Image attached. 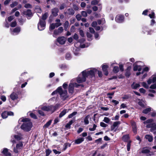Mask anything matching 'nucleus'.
<instances>
[{
	"instance_id": "1",
	"label": "nucleus",
	"mask_w": 156,
	"mask_h": 156,
	"mask_svg": "<svg viewBox=\"0 0 156 156\" xmlns=\"http://www.w3.org/2000/svg\"><path fill=\"white\" fill-rule=\"evenodd\" d=\"M97 70L95 68H93L90 70H85L83 71L82 74H80L76 79L77 82L78 83H81L85 81L87 77L90 76L91 77L94 76L95 73Z\"/></svg>"
},
{
	"instance_id": "2",
	"label": "nucleus",
	"mask_w": 156,
	"mask_h": 156,
	"mask_svg": "<svg viewBox=\"0 0 156 156\" xmlns=\"http://www.w3.org/2000/svg\"><path fill=\"white\" fill-rule=\"evenodd\" d=\"M24 122L21 126V128L24 131L28 132L30 130L32 127V124L30 119L28 118H21L19 119L18 122Z\"/></svg>"
},
{
	"instance_id": "3",
	"label": "nucleus",
	"mask_w": 156,
	"mask_h": 156,
	"mask_svg": "<svg viewBox=\"0 0 156 156\" xmlns=\"http://www.w3.org/2000/svg\"><path fill=\"white\" fill-rule=\"evenodd\" d=\"M57 90L62 100L64 101L69 98V96L68 95L67 90H63L61 87H59L57 88Z\"/></svg>"
},
{
	"instance_id": "4",
	"label": "nucleus",
	"mask_w": 156,
	"mask_h": 156,
	"mask_svg": "<svg viewBox=\"0 0 156 156\" xmlns=\"http://www.w3.org/2000/svg\"><path fill=\"white\" fill-rule=\"evenodd\" d=\"M73 80L71 81V83H69L68 88L69 92V94H72L74 91V87L77 88L79 87H83L84 85L82 84H78L76 83L73 82Z\"/></svg>"
},
{
	"instance_id": "5",
	"label": "nucleus",
	"mask_w": 156,
	"mask_h": 156,
	"mask_svg": "<svg viewBox=\"0 0 156 156\" xmlns=\"http://www.w3.org/2000/svg\"><path fill=\"white\" fill-rule=\"evenodd\" d=\"M58 105H56L55 106L52 105L44 106L41 107V110L47 112H51V113L54 112L57 109Z\"/></svg>"
},
{
	"instance_id": "6",
	"label": "nucleus",
	"mask_w": 156,
	"mask_h": 156,
	"mask_svg": "<svg viewBox=\"0 0 156 156\" xmlns=\"http://www.w3.org/2000/svg\"><path fill=\"white\" fill-rule=\"evenodd\" d=\"M153 121L152 119H148L144 122V123H148L146 127L147 128H151V131L152 132H154V130H156V124L155 123H151Z\"/></svg>"
},
{
	"instance_id": "7",
	"label": "nucleus",
	"mask_w": 156,
	"mask_h": 156,
	"mask_svg": "<svg viewBox=\"0 0 156 156\" xmlns=\"http://www.w3.org/2000/svg\"><path fill=\"white\" fill-rule=\"evenodd\" d=\"M45 21L42 20L41 19H40L37 25L38 29L40 31L42 30L45 28Z\"/></svg>"
},
{
	"instance_id": "8",
	"label": "nucleus",
	"mask_w": 156,
	"mask_h": 156,
	"mask_svg": "<svg viewBox=\"0 0 156 156\" xmlns=\"http://www.w3.org/2000/svg\"><path fill=\"white\" fill-rule=\"evenodd\" d=\"M115 21L119 23H122L124 22V16L121 14H118L115 17Z\"/></svg>"
},
{
	"instance_id": "9",
	"label": "nucleus",
	"mask_w": 156,
	"mask_h": 156,
	"mask_svg": "<svg viewBox=\"0 0 156 156\" xmlns=\"http://www.w3.org/2000/svg\"><path fill=\"white\" fill-rule=\"evenodd\" d=\"M23 146V144L21 142H20L19 143L16 144V147H14L13 151L16 153H18L21 149Z\"/></svg>"
},
{
	"instance_id": "10",
	"label": "nucleus",
	"mask_w": 156,
	"mask_h": 156,
	"mask_svg": "<svg viewBox=\"0 0 156 156\" xmlns=\"http://www.w3.org/2000/svg\"><path fill=\"white\" fill-rule=\"evenodd\" d=\"M120 123L121 122L119 121L114 122L111 126V130L115 132Z\"/></svg>"
},
{
	"instance_id": "11",
	"label": "nucleus",
	"mask_w": 156,
	"mask_h": 156,
	"mask_svg": "<svg viewBox=\"0 0 156 156\" xmlns=\"http://www.w3.org/2000/svg\"><path fill=\"white\" fill-rule=\"evenodd\" d=\"M142 30V32L143 34H147L148 35H151L153 32L152 30L149 29L146 26L143 27Z\"/></svg>"
},
{
	"instance_id": "12",
	"label": "nucleus",
	"mask_w": 156,
	"mask_h": 156,
	"mask_svg": "<svg viewBox=\"0 0 156 156\" xmlns=\"http://www.w3.org/2000/svg\"><path fill=\"white\" fill-rule=\"evenodd\" d=\"M141 153L143 154H147V156H151L153 155V153L146 147H144L141 151Z\"/></svg>"
},
{
	"instance_id": "13",
	"label": "nucleus",
	"mask_w": 156,
	"mask_h": 156,
	"mask_svg": "<svg viewBox=\"0 0 156 156\" xmlns=\"http://www.w3.org/2000/svg\"><path fill=\"white\" fill-rule=\"evenodd\" d=\"M19 92L18 91L13 92L10 95V98L13 101L17 100L18 98Z\"/></svg>"
},
{
	"instance_id": "14",
	"label": "nucleus",
	"mask_w": 156,
	"mask_h": 156,
	"mask_svg": "<svg viewBox=\"0 0 156 156\" xmlns=\"http://www.w3.org/2000/svg\"><path fill=\"white\" fill-rule=\"evenodd\" d=\"M23 14L27 16V19H30V18L33 16V14L31 12V10L30 9H27L26 11H23Z\"/></svg>"
},
{
	"instance_id": "15",
	"label": "nucleus",
	"mask_w": 156,
	"mask_h": 156,
	"mask_svg": "<svg viewBox=\"0 0 156 156\" xmlns=\"http://www.w3.org/2000/svg\"><path fill=\"white\" fill-rule=\"evenodd\" d=\"M11 33L12 34L15 35L18 34L20 31V27H17L12 30L11 29Z\"/></svg>"
},
{
	"instance_id": "16",
	"label": "nucleus",
	"mask_w": 156,
	"mask_h": 156,
	"mask_svg": "<svg viewBox=\"0 0 156 156\" xmlns=\"http://www.w3.org/2000/svg\"><path fill=\"white\" fill-rule=\"evenodd\" d=\"M138 62H141L140 61H138L136 62L133 65V70L134 71H136L138 70V71H140L142 69V67L140 65H136V64Z\"/></svg>"
},
{
	"instance_id": "17",
	"label": "nucleus",
	"mask_w": 156,
	"mask_h": 156,
	"mask_svg": "<svg viewBox=\"0 0 156 156\" xmlns=\"http://www.w3.org/2000/svg\"><path fill=\"white\" fill-rule=\"evenodd\" d=\"M57 40L58 42L60 44H63L66 42V39L64 37H58Z\"/></svg>"
},
{
	"instance_id": "18",
	"label": "nucleus",
	"mask_w": 156,
	"mask_h": 156,
	"mask_svg": "<svg viewBox=\"0 0 156 156\" xmlns=\"http://www.w3.org/2000/svg\"><path fill=\"white\" fill-rule=\"evenodd\" d=\"M59 12V9L58 8H54L51 9V13L54 16L56 17L58 15V13Z\"/></svg>"
},
{
	"instance_id": "19",
	"label": "nucleus",
	"mask_w": 156,
	"mask_h": 156,
	"mask_svg": "<svg viewBox=\"0 0 156 156\" xmlns=\"http://www.w3.org/2000/svg\"><path fill=\"white\" fill-rule=\"evenodd\" d=\"M108 66L107 65H103L102 66V68L103 71L104 72V74L106 76H107L108 74Z\"/></svg>"
},
{
	"instance_id": "20",
	"label": "nucleus",
	"mask_w": 156,
	"mask_h": 156,
	"mask_svg": "<svg viewBox=\"0 0 156 156\" xmlns=\"http://www.w3.org/2000/svg\"><path fill=\"white\" fill-rule=\"evenodd\" d=\"M140 87V83H136L134 82H133L131 85V88L133 89H136Z\"/></svg>"
},
{
	"instance_id": "21",
	"label": "nucleus",
	"mask_w": 156,
	"mask_h": 156,
	"mask_svg": "<svg viewBox=\"0 0 156 156\" xmlns=\"http://www.w3.org/2000/svg\"><path fill=\"white\" fill-rule=\"evenodd\" d=\"M2 152L5 156H11V154L8 152V150L6 148H4Z\"/></svg>"
},
{
	"instance_id": "22",
	"label": "nucleus",
	"mask_w": 156,
	"mask_h": 156,
	"mask_svg": "<svg viewBox=\"0 0 156 156\" xmlns=\"http://www.w3.org/2000/svg\"><path fill=\"white\" fill-rule=\"evenodd\" d=\"M90 118V115H87L84 118V124L86 125H87L89 124V119Z\"/></svg>"
},
{
	"instance_id": "23",
	"label": "nucleus",
	"mask_w": 156,
	"mask_h": 156,
	"mask_svg": "<svg viewBox=\"0 0 156 156\" xmlns=\"http://www.w3.org/2000/svg\"><path fill=\"white\" fill-rule=\"evenodd\" d=\"M84 140L83 138H78L75 140V143L76 144H79L83 142Z\"/></svg>"
},
{
	"instance_id": "24",
	"label": "nucleus",
	"mask_w": 156,
	"mask_h": 156,
	"mask_svg": "<svg viewBox=\"0 0 156 156\" xmlns=\"http://www.w3.org/2000/svg\"><path fill=\"white\" fill-rule=\"evenodd\" d=\"M122 139L123 140L127 142H129V141H131L129 140V136L128 135H126L123 136L122 137Z\"/></svg>"
},
{
	"instance_id": "25",
	"label": "nucleus",
	"mask_w": 156,
	"mask_h": 156,
	"mask_svg": "<svg viewBox=\"0 0 156 156\" xmlns=\"http://www.w3.org/2000/svg\"><path fill=\"white\" fill-rule=\"evenodd\" d=\"M146 139L148 140V141L151 142L153 140V137L152 136L150 135H146L145 137Z\"/></svg>"
},
{
	"instance_id": "26",
	"label": "nucleus",
	"mask_w": 156,
	"mask_h": 156,
	"mask_svg": "<svg viewBox=\"0 0 156 156\" xmlns=\"http://www.w3.org/2000/svg\"><path fill=\"white\" fill-rule=\"evenodd\" d=\"M7 111H4L1 114V116L3 119H5L8 116Z\"/></svg>"
},
{
	"instance_id": "27",
	"label": "nucleus",
	"mask_w": 156,
	"mask_h": 156,
	"mask_svg": "<svg viewBox=\"0 0 156 156\" xmlns=\"http://www.w3.org/2000/svg\"><path fill=\"white\" fill-rule=\"evenodd\" d=\"M152 108L151 107H149L147 108H146L144 109L143 111L142 112L144 114H147L149 112H150V111H151L152 110Z\"/></svg>"
},
{
	"instance_id": "28",
	"label": "nucleus",
	"mask_w": 156,
	"mask_h": 156,
	"mask_svg": "<svg viewBox=\"0 0 156 156\" xmlns=\"http://www.w3.org/2000/svg\"><path fill=\"white\" fill-rule=\"evenodd\" d=\"M68 112L66 109H64L59 114V118H61L64 115Z\"/></svg>"
},
{
	"instance_id": "29",
	"label": "nucleus",
	"mask_w": 156,
	"mask_h": 156,
	"mask_svg": "<svg viewBox=\"0 0 156 156\" xmlns=\"http://www.w3.org/2000/svg\"><path fill=\"white\" fill-rule=\"evenodd\" d=\"M68 14L69 15H73L74 14V11L72 8L68 9H67Z\"/></svg>"
},
{
	"instance_id": "30",
	"label": "nucleus",
	"mask_w": 156,
	"mask_h": 156,
	"mask_svg": "<svg viewBox=\"0 0 156 156\" xmlns=\"http://www.w3.org/2000/svg\"><path fill=\"white\" fill-rule=\"evenodd\" d=\"M55 21L56 23H55L56 25V27H58L62 25V23L60 22V20L59 19H56L55 20Z\"/></svg>"
},
{
	"instance_id": "31",
	"label": "nucleus",
	"mask_w": 156,
	"mask_h": 156,
	"mask_svg": "<svg viewBox=\"0 0 156 156\" xmlns=\"http://www.w3.org/2000/svg\"><path fill=\"white\" fill-rule=\"evenodd\" d=\"M69 26V23L68 21H66L64 24V27L65 30L67 31Z\"/></svg>"
},
{
	"instance_id": "32",
	"label": "nucleus",
	"mask_w": 156,
	"mask_h": 156,
	"mask_svg": "<svg viewBox=\"0 0 156 156\" xmlns=\"http://www.w3.org/2000/svg\"><path fill=\"white\" fill-rule=\"evenodd\" d=\"M35 11L36 12L41 13L42 12V10L39 6H37L35 7Z\"/></svg>"
},
{
	"instance_id": "33",
	"label": "nucleus",
	"mask_w": 156,
	"mask_h": 156,
	"mask_svg": "<svg viewBox=\"0 0 156 156\" xmlns=\"http://www.w3.org/2000/svg\"><path fill=\"white\" fill-rule=\"evenodd\" d=\"M72 58V56L69 53H67L65 55V58L67 60H69Z\"/></svg>"
},
{
	"instance_id": "34",
	"label": "nucleus",
	"mask_w": 156,
	"mask_h": 156,
	"mask_svg": "<svg viewBox=\"0 0 156 156\" xmlns=\"http://www.w3.org/2000/svg\"><path fill=\"white\" fill-rule=\"evenodd\" d=\"M132 126L133 131L134 133L136 134L137 133L136 126L134 122Z\"/></svg>"
},
{
	"instance_id": "35",
	"label": "nucleus",
	"mask_w": 156,
	"mask_h": 156,
	"mask_svg": "<svg viewBox=\"0 0 156 156\" xmlns=\"http://www.w3.org/2000/svg\"><path fill=\"white\" fill-rule=\"evenodd\" d=\"M52 122L51 120H49L48 122H47L43 126V127L44 128H48L49 126L51 124Z\"/></svg>"
},
{
	"instance_id": "36",
	"label": "nucleus",
	"mask_w": 156,
	"mask_h": 156,
	"mask_svg": "<svg viewBox=\"0 0 156 156\" xmlns=\"http://www.w3.org/2000/svg\"><path fill=\"white\" fill-rule=\"evenodd\" d=\"M56 25L55 23H51L49 29L50 30H54L55 27H56Z\"/></svg>"
},
{
	"instance_id": "37",
	"label": "nucleus",
	"mask_w": 156,
	"mask_h": 156,
	"mask_svg": "<svg viewBox=\"0 0 156 156\" xmlns=\"http://www.w3.org/2000/svg\"><path fill=\"white\" fill-rule=\"evenodd\" d=\"M48 16V14L46 12L42 15V18H40V19H41L42 20L45 21L47 18Z\"/></svg>"
},
{
	"instance_id": "38",
	"label": "nucleus",
	"mask_w": 156,
	"mask_h": 156,
	"mask_svg": "<svg viewBox=\"0 0 156 156\" xmlns=\"http://www.w3.org/2000/svg\"><path fill=\"white\" fill-rule=\"evenodd\" d=\"M119 68L117 66H115L114 67L113 71L115 73H117L119 71Z\"/></svg>"
},
{
	"instance_id": "39",
	"label": "nucleus",
	"mask_w": 156,
	"mask_h": 156,
	"mask_svg": "<svg viewBox=\"0 0 156 156\" xmlns=\"http://www.w3.org/2000/svg\"><path fill=\"white\" fill-rule=\"evenodd\" d=\"M87 36L88 38V40L89 41H91L92 40V35L89 33H87Z\"/></svg>"
},
{
	"instance_id": "40",
	"label": "nucleus",
	"mask_w": 156,
	"mask_h": 156,
	"mask_svg": "<svg viewBox=\"0 0 156 156\" xmlns=\"http://www.w3.org/2000/svg\"><path fill=\"white\" fill-rule=\"evenodd\" d=\"M12 137V138H14L17 140H20L21 139V137L18 135H14Z\"/></svg>"
},
{
	"instance_id": "41",
	"label": "nucleus",
	"mask_w": 156,
	"mask_h": 156,
	"mask_svg": "<svg viewBox=\"0 0 156 156\" xmlns=\"http://www.w3.org/2000/svg\"><path fill=\"white\" fill-rule=\"evenodd\" d=\"M77 114V112H74L71 114H70L68 116L69 118H71L73 116L76 115Z\"/></svg>"
},
{
	"instance_id": "42",
	"label": "nucleus",
	"mask_w": 156,
	"mask_h": 156,
	"mask_svg": "<svg viewBox=\"0 0 156 156\" xmlns=\"http://www.w3.org/2000/svg\"><path fill=\"white\" fill-rule=\"evenodd\" d=\"M59 33H60L58 30H55L54 31L53 34V36L54 37H55Z\"/></svg>"
},
{
	"instance_id": "43",
	"label": "nucleus",
	"mask_w": 156,
	"mask_h": 156,
	"mask_svg": "<svg viewBox=\"0 0 156 156\" xmlns=\"http://www.w3.org/2000/svg\"><path fill=\"white\" fill-rule=\"evenodd\" d=\"M131 142V141H129V142H127V149L128 151H130Z\"/></svg>"
},
{
	"instance_id": "44",
	"label": "nucleus",
	"mask_w": 156,
	"mask_h": 156,
	"mask_svg": "<svg viewBox=\"0 0 156 156\" xmlns=\"http://www.w3.org/2000/svg\"><path fill=\"white\" fill-rule=\"evenodd\" d=\"M59 67L62 69H65L67 68V66L65 64H61L59 66Z\"/></svg>"
},
{
	"instance_id": "45",
	"label": "nucleus",
	"mask_w": 156,
	"mask_h": 156,
	"mask_svg": "<svg viewBox=\"0 0 156 156\" xmlns=\"http://www.w3.org/2000/svg\"><path fill=\"white\" fill-rule=\"evenodd\" d=\"M18 2H17L15 1L13 2L12 4H10V6L11 8H13L15 6H16L18 5Z\"/></svg>"
},
{
	"instance_id": "46",
	"label": "nucleus",
	"mask_w": 156,
	"mask_h": 156,
	"mask_svg": "<svg viewBox=\"0 0 156 156\" xmlns=\"http://www.w3.org/2000/svg\"><path fill=\"white\" fill-rule=\"evenodd\" d=\"M103 121L106 123H108L110 121V119L107 117H105L103 120Z\"/></svg>"
},
{
	"instance_id": "47",
	"label": "nucleus",
	"mask_w": 156,
	"mask_h": 156,
	"mask_svg": "<svg viewBox=\"0 0 156 156\" xmlns=\"http://www.w3.org/2000/svg\"><path fill=\"white\" fill-rule=\"evenodd\" d=\"M89 44H88V43L86 44H80V47L82 48L87 47L89 46Z\"/></svg>"
},
{
	"instance_id": "48",
	"label": "nucleus",
	"mask_w": 156,
	"mask_h": 156,
	"mask_svg": "<svg viewBox=\"0 0 156 156\" xmlns=\"http://www.w3.org/2000/svg\"><path fill=\"white\" fill-rule=\"evenodd\" d=\"M142 86L146 88H148L149 86L147 85V83L145 82H143L141 83Z\"/></svg>"
},
{
	"instance_id": "49",
	"label": "nucleus",
	"mask_w": 156,
	"mask_h": 156,
	"mask_svg": "<svg viewBox=\"0 0 156 156\" xmlns=\"http://www.w3.org/2000/svg\"><path fill=\"white\" fill-rule=\"evenodd\" d=\"M81 14L82 16L84 17H87V12L83 11L81 12Z\"/></svg>"
},
{
	"instance_id": "50",
	"label": "nucleus",
	"mask_w": 156,
	"mask_h": 156,
	"mask_svg": "<svg viewBox=\"0 0 156 156\" xmlns=\"http://www.w3.org/2000/svg\"><path fill=\"white\" fill-rule=\"evenodd\" d=\"M46 156H48L51 152V151L49 149L46 150Z\"/></svg>"
},
{
	"instance_id": "51",
	"label": "nucleus",
	"mask_w": 156,
	"mask_h": 156,
	"mask_svg": "<svg viewBox=\"0 0 156 156\" xmlns=\"http://www.w3.org/2000/svg\"><path fill=\"white\" fill-rule=\"evenodd\" d=\"M96 127L97 126L95 124H94L93 125V127L92 128H89V130L90 131H94L95 130Z\"/></svg>"
},
{
	"instance_id": "52",
	"label": "nucleus",
	"mask_w": 156,
	"mask_h": 156,
	"mask_svg": "<svg viewBox=\"0 0 156 156\" xmlns=\"http://www.w3.org/2000/svg\"><path fill=\"white\" fill-rule=\"evenodd\" d=\"M30 115L31 117L33 119H36L37 118V116L34 113H30Z\"/></svg>"
},
{
	"instance_id": "53",
	"label": "nucleus",
	"mask_w": 156,
	"mask_h": 156,
	"mask_svg": "<svg viewBox=\"0 0 156 156\" xmlns=\"http://www.w3.org/2000/svg\"><path fill=\"white\" fill-rule=\"evenodd\" d=\"M0 98L1 99V100L4 102H5L6 100V97L4 95H1L0 96Z\"/></svg>"
},
{
	"instance_id": "54",
	"label": "nucleus",
	"mask_w": 156,
	"mask_h": 156,
	"mask_svg": "<svg viewBox=\"0 0 156 156\" xmlns=\"http://www.w3.org/2000/svg\"><path fill=\"white\" fill-rule=\"evenodd\" d=\"M24 7L26 8H32V6L30 4L27 3L25 5Z\"/></svg>"
},
{
	"instance_id": "55",
	"label": "nucleus",
	"mask_w": 156,
	"mask_h": 156,
	"mask_svg": "<svg viewBox=\"0 0 156 156\" xmlns=\"http://www.w3.org/2000/svg\"><path fill=\"white\" fill-rule=\"evenodd\" d=\"M130 75V71H126L125 73V76L127 78H129Z\"/></svg>"
},
{
	"instance_id": "56",
	"label": "nucleus",
	"mask_w": 156,
	"mask_h": 156,
	"mask_svg": "<svg viewBox=\"0 0 156 156\" xmlns=\"http://www.w3.org/2000/svg\"><path fill=\"white\" fill-rule=\"evenodd\" d=\"M149 16L151 19L154 18H155L154 13L153 12H152L151 14H149Z\"/></svg>"
},
{
	"instance_id": "57",
	"label": "nucleus",
	"mask_w": 156,
	"mask_h": 156,
	"mask_svg": "<svg viewBox=\"0 0 156 156\" xmlns=\"http://www.w3.org/2000/svg\"><path fill=\"white\" fill-rule=\"evenodd\" d=\"M18 21L20 25H22L23 24L24 22L23 19L22 18H19V19Z\"/></svg>"
},
{
	"instance_id": "58",
	"label": "nucleus",
	"mask_w": 156,
	"mask_h": 156,
	"mask_svg": "<svg viewBox=\"0 0 156 156\" xmlns=\"http://www.w3.org/2000/svg\"><path fill=\"white\" fill-rule=\"evenodd\" d=\"M149 70V68L147 67H146L144 68L141 72L142 74L144 73V72H147Z\"/></svg>"
},
{
	"instance_id": "59",
	"label": "nucleus",
	"mask_w": 156,
	"mask_h": 156,
	"mask_svg": "<svg viewBox=\"0 0 156 156\" xmlns=\"http://www.w3.org/2000/svg\"><path fill=\"white\" fill-rule=\"evenodd\" d=\"M100 126L104 127H106L107 126V125L103 122L100 123Z\"/></svg>"
},
{
	"instance_id": "60",
	"label": "nucleus",
	"mask_w": 156,
	"mask_h": 156,
	"mask_svg": "<svg viewBox=\"0 0 156 156\" xmlns=\"http://www.w3.org/2000/svg\"><path fill=\"white\" fill-rule=\"evenodd\" d=\"M119 67L121 71L122 72L124 70V68H123V65L122 64H119Z\"/></svg>"
},
{
	"instance_id": "61",
	"label": "nucleus",
	"mask_w": 156,
	"mask_h": 156,
	"mask_svg": "<svg viewBox=\"0 0 156 156\" xmlns=\"http://www.w3.org/2000/svg\"><path fill=\"white\" fill-rule=\"evenodd\" d=\"M76 17L78 21L80 20L81 19V16L80 14L76 15Z\"/></svg>"
},
{
	"instance_id": "62",
	"label": "nucleus",
	"mask_w": 156,
	"mask_h": 156,
	"mask_svg": "<svg viewBox=\"0 0 156 156\" xmlns=\"http://www.w3.org/2000/svg\"><path fill=\"white\" fill-rule=\"evenodd\" d=\"M139 90L141 93L145 94L146 93L145 90L143 88H140Z\"/></svg>"
},
{
	"instance_id": "63",
	"label": "nucleus",
	"mask_w": 156,
	"mask_h": 156,
	"mask_svg": "<svg viewBox=\"0 0 156 156\" xmlns=\"http://www.w3.org/2000/svg\"><path fill=\"white\" fill-rule=\"evenodd\" d=\"M38 113L41 116H44V112L41 110H39L38 111Z\"/></svg>"
},
{
	"instance_id": "64",
	"label": "nucleus",
	"mask_w": 156,
	"mask_h": 156,
	"mask_svg": "<svg viewBox=\"0 0 156 156\" xmlns=\"http://www.w3.org/2000/svg\"><path fill=\"white\" fill-rule=\"evenodd\" d=\"M151 115L152 117H156V112L154 111L152 112L151 114Z\"/></svg>"
}]
</instances>
